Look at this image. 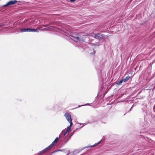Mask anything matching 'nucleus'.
<instances>
[{
  "label": "nucleus",
  "mask_w": 155,
  "mask_h": 155,
  "mask_svg": "<svg viewBox=\"0 0 155 155\" xmlns=\"http://www.w3.org/2000/svg\"><path fill=\"white\" fill-rule=\"evenodd\" d=\"M93 36L95 38L99 40L101 39L104 37L103 35H101L99 33L94 34L93 35Z\"/></svg>",
  "instance_id": "3"
},
{
  "label": "nucleus",
  "mask_w": 155,
  "mask_h": 155,
  "mask_svg": "<svg viewBox=\"0 0 155 155\" xmlns=\"http://www.w3.org/2000/svg\"><path fill=\"white\" fill-rule=\"evenodd\" d=\"M131 108H132V107H131V108H130V110H131Z\"/></svg>",
  "instance_id": "20"
},
{
  "label": "nucleus",
  "mask_w": 155,
  "mask_h": 155,
  "mask_svg": "<svg viewBox=\"0 0 155 155\" xmlns=\"http://www.w3.org/2000/svg\"><path fill=\"white\" fill-rule=\"evenodd\" d=\"M130 78V77L127 76L124 79H123V81L124 82H125L127 81Z\"/></svg>",
  "instance_id": "9"
},
{
  "label": "nucleus",
  "mask_w": 155,
  "mask_h": 155,
  "mask_svg": "<svg viewBox=\"0 0 155 155\" xmlns=\"http://www.w3.org/2000/svg\"><path fill=\"white\" fill-rule=\"evenodd\" d=\"M44 30H45V29H41V30H41V31H43Z\"/></svg>",
  "instance_id": "15"
},
{
  "label": "nucleus",
  "mask_w": 155,
  "mask_h": 155,
  "mask_svg": "<svg viewBox=\"0 0 155 155\" xmlns=\"http://www.w3.org/2000/svg\"><path fill=\"white\" fill-rule=\"evenodd\" d=\"M31 31L33 32H38L39 31H38L37 29H31L30 28V31L29 32Z\"/></svg>",
  "instance_id": "8"
},
{
  "label": "nucleus",
  "mask_w": 155,
  "mask_h": 155,
  "mask_svg": "<svg viewBox=\"0 0 155 155\" xmlns=\"http://www.w3.org/2000/svg\"><path fill=\"white\" fill-rule=\"evenodd\" d=\"M102 140H101L100 141H99L98 143H95L93 146H91L90 147H94V146H95L96 145H97V144H99L101 142V141H102Z\"/></svg>",
  "instance_id": "10"
},
{
  "label": "nucleus",
  "mask_w": 155,
  "mask_h": 155,
  "mask_svg": "<svg viewBox=\"0 0 155 155\" xmlns=\"http://www.w3.org/2000/svg\"><path fill=\"white\" fill-rule=\"evenodd\" d=\"M88 104H85V105H88ZM83 105H81V106L79 105V106H78V107H80L81 106H83Z\"/></svg>",
  "instance_id": "13"
},
{
  "label": "nucleus",
  "mask_w": 155,
  "mask_h": 155,
  "mask_svg": "<svg viewBox=\"0 0 155 155\" xmlns=\"http://www.w3.org/2000/svg\"><path fill=\"white\" fill-rule=\"evenodd\" d=\"M131 108H132V107H131V108H130V110H131Z\"/></svg>",
  "instance_id": "18"
},
{
  "label": "nucleus",
  "mask_w": 155,
  "mask_h": 155,
  "mask_svg": "<svg viewBox=\"0 0 155 155\" xmlns=\"http://www.w3.org/2000/svg\"><path fill=\"white\" fill-rule=\"evenodd\" d=\"M66 118L67 120L70 123L71 121L72 122V120L71 119V116L70 114L68 113H66L64 115Z\"/></svg>",
  "instance_id": "4"
},
{
  "label": "nucleus",
  "mask_w": 155,
  "mask_h": 155,
  "mask_svg": "<svg viewBox=\"0 0 155 155\" xmlns=\"http://www.w3.org/2000/svg\"><path fill=\"white\" fill-rule=\"evenodd\" d=\"M131 108H132V107H131V108H130V110H131Z\"/></svg>",
  "instance_id": "17"
},
{
  "label": "nucleus",
  "mask_w": 155,
  "mask_h": 155,
  "mask_svg": "<svg viewBox=\"0 0 155 155\" xmlns=\"http://www.w3.org/2000/svg\"><path fill=\"white\" fill-rule=\"evenodd\" d=\"M17 1L16 0H14L13 1H10L8 2L6 4L3 5L4 7L10 5H11L15 4Z\"/></svg>",
  "instance_id": "5"
},
{
  "label": "nucleus",
  "mask_w": 155,
  "mask_h": 155,
  "mask_svg": "<svg viewBox=\"0 0 155 155\" xmlns=\"http://www.w3.org/2000/svg\"><path fill=\"white\" fill-rule=\"evenodd\" d=\"M72 37L73 38L72 39L75 41L79 43H81L83 41L82 38L78 35H74Z\"/></svg>",
  "instance_id": "1"
},
{
  "label": "nucleus",
  "mask_w": 155,
  "mask_h": 155,
  "mask_svg": "<svg viewBox=\"0 0 155 155\" xmlns=\"http://www.w3.org/2000/svg\"><path fill=\"white\" fill-rule=\"evenodd\" d=\"M64 132V130H63V131H62L61 133V134L60 135H59V137H61V135H62V134H63Z\"/></svg>",
  "instance_id": "12"
},
{
  "label": "nucleus",
  "mask_w": 155,
  "mask_h": 155,
  "mask_svg": "<svg viewBox=\"0 0 155 155\" xmlns=\"http://www.w3.org/2000/svg\"><path fill=\"white\" fill-rule=\"evenodd\" d=\"M43 26H44V27H46L47 26V25H43Z\"/></svg>",
  "instance_id": "16"
},
{
  "label": "nucleus",
  "mask_w": 155,
  "mask_h": 155,
  "mask_svg": "<svg viewBox=\"0 0 155 155\" xmlns=\"http://www.w3.org/2000/svg\"><path fill=\"white\" fill-rule=\"evenodd\" d=\"M20 31L21 32H29L30 28H21L20 29Z\"/></svg>",
  "instance_id": "7"
},
{
  "label": "nucleus",
  "mask_w": 155,
  "mask_h": 155,
  "mask_svg": "<svg viewBox=\"0 0 155 155\" xmlns=\"http://www.w3.org/2000/svg\"><path fill=\"white\" fill-rule=\"evenodd\" d=\"M124 82V81H123V79L119 81H118L117 84H121L122 82Z\"/></svg>",
  "instance_id": "11"
},
{
  "label": "nucleus",
  "mask_w": 155,
  "mask_h": 155,
  "mask_svg": "<svg viewBox=\"0 0 155 155\" xmlns=\"http://www.w3.org/2000/svg\"><path fill=\"white\" fill-rule=\"evenodd\" d=\"M71 2H74L76 0H70Z\"/></svg>",
  "instance_id": "14"
},
{
  "label": "nucleus",
  "mask_w": 155,
  "mask_h": 155,
  "mask_svg": "<svg viewBox=\"0 0 155 155\" xmlns=\"http://www.w3.org/2000/svg\"><path fill=\"white\" fill-rule=\"evenodd\" d=\"M70 123V125L68 127L67 129L66 130V132L64 134V137L65 136L67 132H68L70 131V130L71 128V127L73 124V123H72V122H71V121Z\"/></svg>",
  "instance_id": "6"
},
{
  "label": "nucleus",
  "mask_w": 155,
  "mask_h": 155,
  "mask_svg": "<svg viewBox=\"0 0 155 155\" xmlns=\"http://www.w3.org/2000/svg\"><path fill=\"white\" fill-rule=\"evenodd\" d=\"M94 53H95V52H94Z\"/></svg>",
  "instance_id": "21"
},
{
  "label": "nucleus",
  "mask_w": 155,
  "mask_h": 155,
  "mask_svg": "<svg viewBox=\"0 0 155 155\" xmlns=\"http://www.w3.org/2000/svg\"><path fill=\"white\" fill-rule=\"evenodd\" d=\"M58 140V138L57 137H56L55 140L53 141L52 143L48 147H47L45 149L43 150L42 151H41L40 153H43L45 152V151L48 149L51 148L54 145V143H56L57 142V141Z\"/></svg>",
  "instance_id": "2"
},
{
  "label": "nucleus",
  "mask_w": 155,
  "mask_h": 155,
  "mask_svg": "<svg viewBox=\"0 0 155 155\" xmlns=\"http://www.w3.org/2000/svg\"><path fill=\"white\" fill-rule=\"evenodd\" d=\"M131 108H132V107H131V108H130V110H131Z\"/></svg>",
  "instance_id": "19"
}]
</instances>
